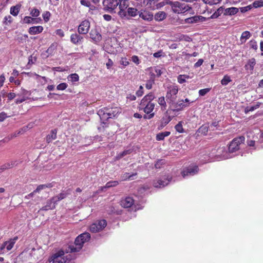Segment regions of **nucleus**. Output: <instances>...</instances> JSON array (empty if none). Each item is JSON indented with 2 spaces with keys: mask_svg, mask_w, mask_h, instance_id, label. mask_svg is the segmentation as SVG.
Returning a JSON list of instances; mask_svg holds the SVG:
<instances>
[{
  "mask_svg": "<svg viewBox=\"0 0 263 263\" xmlns=\"http://www.w3.org/2000/svg\"><path fill=\"white\" fill-rule=\"evenodd\" d=\"M90 234L89 233H84L79 235L75 239L74 242L68 245L66 249V254L68 253L79 252L83 247V244L89 240Z\"/></svg>",
  "mask_w": 263,
  "mask_h": 263,
  "instance_id": "1",
  "label": "nucleus"
},
{
  "mask_svg": "<svg viewBox=\"0 0 263 263\" xmlns=\"http://www.w3.org/2000/svg\"><path fill=\"white\" fill-rule=\"evenodd\" d=\"M121 108L118 107H104L99 110L98 115L99 116L101 120V123L105 124L104 121H106L110 118H113L121 112Z\"/></svg>",
  "mask_w": 263,
  "mask_h": 263,
  "instance_id": "2",
  "label": "nucleus"
},
{
  "mask_svg": "<svg viewBox=\"0 0 263 263\" xmlns=\"http://www.w3.org/2000/svg\"><path fill=\"white\" fill-rule=\"evenodd\" d=\"M155 96L153 93L146 95L141 100L139 106V110H143L145 113L148 114L154 110L155 104L152 101L154 99Z\"/></svg>",
  "mask_w": 263,
  "mask_h": 263,
  "instance_id": "3",
  "label": "nucleus"
},
{
  "mask_svg": "<svg viewBox=\"0 0 263 263\" xmlns=\"http://www.w3.org/2000/svg\"><path fill=\"white\" fill-rule=\"evenodd\" d=\"M52 258V263H74L71 255L67 254L65 256L63 250H60L54 254Z\"/></svg>",
  "mask_w": 263,
  "mask_h": 263,
  "instance_id": "4",
  "label": "nucleus"
},
{
  "mask_svg": "<svg viewBox=\"0 0 263 263\" xmlns=\"http://www.w3.org/2000/svg\"><path fill=\"white\" fill-rule=\"evenodd\" d=\"M119 2H121L120 0H103V10L110 13H114Z\"/></svg>",
  "mask_w": 263,
  "mask_h": 263,
  "instance_id": "5",
  "label": "nucleus"
},
{
  "mask_svg": "<svg viewBox=\"0 0 263 263\" xmlns=\"http://www.w3.org/2000/svg\"><path fill=\"white\" fill-rule=\"evenodd\" d=\"M191 9L188 5L185 3H181L179 2H174L172 10L176 13H183Z\"/></svg>",
  "mask_w": 263,
  "mask_h": 263,
  "instance_id": "6",
  "label": "nucleus"
},
{
  "mask_svg": "<svg viewBox=\"0 0 263 263\" xmlns=\"http://www.w3.org/2000/svg\"><path fill=\"white\" fill-rule=\"evenodd\" d=\"M245 137L240 136L234 139L229 146V151L230 153H234L239 149V145L245 141Z\"/></svg>",
  "mask_w": 263,
  "mask_h": 263,
  "instance_id": "7",
  "label": "nucleus"
},
{
  "mask_svg": "<svg viewBox=\"0 0 263 263\" xmlns=\"http://www.w3.org/2000/svg\"><path fill=\"white\" fill-rule=\"evenodd\" d=\"M168 102L170 103V107L173 111H179L182 110L184 107H188L189 104L184 103L183 100L175 102V100H171V102Z\"/></svg>",
  "mask_w": 263,
  "mask_h": 263,
  "instance_id": "8",
  "label": "nucleus"
},
{
  "mask_svg": "<svg viewBox=\"0 0 263 263\" xmlns=\"http://www.w3.org/2000/svg\"><path fill=\"white\" fill-rule=\"evenodd\" d=\"M90 24L88 20L83 21L78 26V32L79 34H86L90 29Z\"/></svg>",
  "mask_w": 263,
  "mask_h": 263,
  "instance_id": "9",
  "label": "nucleus"
},
{
  "mask_svg": "<svg viewBox=\"0 0 263 263\" xmlns=\"http://www.w3.org/2000/svg\"><path fill=\"white\" fill-rule=\"evenodd\" d=\"M172 180V177L167 176L166 178L159 179L153 181V185L155 187L162 188L167 185Z\"/></svg>",
  "mask_w": 263,
  "mask_h": 263,
  "instance_id": "10",
  "label": "nucleus"
},
{
  "mask_svg": "<svg viewBox=\"0 0 263 263\" xmlns=\"http://www.w3.org/2000/svg\"><path fill=\"white\" fill-rule=\"evenodd\" d=\"M90 38L92 42L97 44L102 40V35L97 29H91L89 32Z\"/></svg>",
  "mask_w": 263,
  "mask_h": 263,
  "instance_id": "11",
  "label": "nucleus"
},
{
  "mask_svg": "<svg viewBox=\"0 0 263 263\" xmlns=\"http://www.w3.org/2000/svg\"><path fill=\"white\" fill-rule=\"evenodd\" d=\"M138 15L143 20L148 22L152 21L154 18L153 14L146 10H141L138 12Z\"/></svg>",
  "mask_w": 263,
  "mask_h": 263,
  "instance_id": "12",
  "label": "nucleus"
},
{
  "mask_svg": "<svg viewBox=\"0 0 263 263\" xmlns=\"http://www.w3.org/2000/svg\"><path fill=\"white\" fill-rule=\"evenodd\" d=\"M81 35V34H79V33L71 34L70 35V42L76 45L82 44L84 41V37Z\"/></svg>",
  "mask_w": 263,
  "mask_h": 263,
  "instance_id": "13",
  "label": "nucleus"
},
{
  "mask_svg": "<svg viewBox=\"0 0 263 263\" xmlns=\"http://www.w3.org/2000/svg\"><path fill=\"white\" fill-rule=\"evenodd\" d=\"M198 167L197 166H189L185 170H184L181 172V174L183 177H185L186 176L188 175H194L198 173Z\"/></svg>",
  "mask_w": 263,
  "mask_h": 263,
  "instance_id": "14",
  "label": "nucleus"
},
{
  "mask_svg": "<svg viewBox=\"0 0 263 263\" xmlns=\"http://www.w3.org/2000/svg\"><path fill=\"white\" fill-rule=\"evenodd\" d=\"M209 18H208L209 19ZM208 18L202 16L195 15L193 17L187 18L185 20V22L188 24H193L198 22H203L207 20Z\"/></svg>",
  "mask_w": 263,
  "mask_h": 263,
  "instance_id": "15",
  "label": "nucleus"
},
{
  "mask_svg": "<svg viewBox=\"0 0 263 263\" xmlns=\"http://www.w3.org/2000/svg\"><path fill=\"white\" fill-rule=\"evenodd\" d=\"M172 119V118L169 115L168 110L166 111L164 115V116L160 121V125L159 126V129H162L166 126Z\"/></svg>",
  "mask_w": 263,
  "mask_h": 263,
  "instance_id": "16",
  "label": "nucleus"
},
{
  "mask_svg": "<svg viewBox=\"0 0 263 263\" xmlns=\"http://www.w3.org/2000/svg\"><path fill=\"white\" fill-rule=\"evenodd\" d=\"M178 89L177 87L174 86L170 88L166 95V100L168 101V100H169V102H171V100L173 99L175 100L176 99L175 96L178 93Z\"/></svg>",
  "mask_w": 263,
  "mask_h": 263,
  "instance_id": "17",
  "label": "nucleus"
},
{
  "mask_svg": "<svg viewBox=\"0 0 263 263\" xmlns=\"http://www.w3.org/2000/svg\"><path fill=\"white\" fill-rule=\"evenodd\" d=\"M121 2H119L118 5L119 8L120 9V11L119 12V14L120 15H123L125 16L126 12L125 10L129 6V0H120Z\"/></svg>",
  "mask_w": 263,
  "mask_h": 263,
  "instance_id": "18",
  "label": "nucleus"
},
{
  "mask_svg": "<svg viewBox=\"0 0 263 263\" xmlns=\"http://www.w3.org/2000/svg\"><path fill=\"white\" fill-rule=\"evenodd\" d=\"M55 202L54 198H51L50 199L47 201L46 205L43 206L40 210L43 211H48L49 210H52L55 208Z\"/></svg>",
  "mask_w": 263,
  "mask_h": 263,
  "instance_id": "19",
  "label": "nucleus"
},
{
  "mask_svg": "<svg viewBox=\"0 0 263 263\" xmlns=\"http://www.w3.org/2000/svg\"><path fill=\"white\" fill-rule=\"evenodd\" d=\"M18 161L17 160H12L9 162L4 164L0 167V173L3 172L4 170L12 168L14 166L17 165Z\"/></svg>",
  "mask_w": 263,
  "mask_h": 263,
  "instance_id": "20",
  "label": "nucleus"
},
{
  "mask_svg": "<svg viewBox=\"0 0 263 263\" xmlns=\"http://www.w3.org/2000/svg\"><path fill=\"white\" fill-rule=\"evenodd\" d=\"M134 204V199L129 197H126L121 201V205L125 208L131 207Z\"/></svg>",
  "mask_w": 263,
  "mask_h": 263,
  "instance_id": "21",
  "label": "nucleus"
},
{
  "mask_svg": "<svg viewBox=\"0 0 263 263\" xmlns=\"http://www.w3.org/2000/svg\"><path fill=\"white\" fill-rule=\"evenodd\" d=\"M255 64L256 60L255 58H253L248 61L247 63L246 64L245 67L247 70H249L251 73H252Z\"/></svg>",
  "mask_w": 263,
  "mask_h": 263,
  "instance_id": "22",
  "label": "nucleus"
},
{
  "mask_svg": "<svg viewBox=\"0 0 263 263\" xmlns=\"http://www.w3.org/2000/svg\"><path fill=\"white\" fill-rule=\"evenodd\" d=\"M43 30V27L41 26L31 27L28 31L30 34L34 35L42 32Z\"/></svg>",
  "mask_w": 263,
  "mask_h": 263,
  "instance_id": "23",
  "label": "nucleus"
},
{
  "mask_svg": "<svg viewBox=\"0 0 263 263\" xmlns=\"http://www.w3.org/2000/svg\"><path fill=\"white\" fill-rule=\"evenodd\" d=\"M70 194V190H68L66 192H62L58 194L57 196L52 197L54 198V201L56 203L59 201L64 199L68 195Z\"/></svg>",
  "mask_w": 263,
  "mask_h": 263,
  "instance_id": "24",
  "label": "nucleus"
},
{
  "mask_svg": "<svg viewBox=\"0 0 263 263\" xmlns=\"http://www.w3.org/2000/svg\"><path fill=\"white\" fill-rule=\"evenodd\" d=\"M238 12V9L236 7L228 8L224 10V15H233L236 14Z\"/></svg>",
  "mask_w": 263,
  "mask_h": 263,
  "instance_id": "25",
  "label": "nucleus"
},
{
  "mask_svg": "<svg viewBox=\"0 0 263 263\" xmlns=\"http://www.w3.org/2000/svg\"><path fill=\"white\" fill-rule=\"evenodd\" d=\"M17 239V237H15L13 239H11L10 241H6L4 244L3 247H6L8 251L10 250L13 248Z\"/></svg>",
  "mask_w": 263,
  "mask_h": 263,
  "instance_id": "26",
  "label": "nucleus"
},
{
  "mask_svg": "<svg viewBox=\"0 0 263 263\" xmlns=\"http://www.w3.org/2000/svg\"><path fill=\"white\" fill-rule=\"evenodd\" d=\"M251 36V33L248 31L243 32L241 35L240 41L241 44L245 43L246 41L249 39Z\"/></svg>",
  "mask_w": 263,
  "mask_h": 263,
  "instance_id": "27",
  "label": "nucleus"
},
{
  "mask_svg": "<svg viewBox=\"0 0 263 263\" xmlns=\"http://www.w3.org/2000/svg\"><path fill=\"white\" fill-rule=\"evenodd\" d=\"M57 131L55 129L52 130L50 133L46 137V141L48 143L51 142L52 140L57 138Z\"/></svg>",
  "mask_w": 263,
  "mask_h": 263,
  "instance_id": "28",
  "label": "nucleus"
},
{
  "mask_svg": "<svg viewBox=\"0 0 263 263\" xmlns=\"http://www.w3.org/2000/svg\"><path fill=\"white\" fill-rule=\"evenodd\" d=\"M21 7V5L17 4L15 6H12L10 8V14L13 16H16L18 15Z\"/></svg>",
  "mask_w": 263,
  "mask_h": 263,
  "instance_id": "29",
  "label": "nucleus"
},
{
  "mask_svg": "<svg viewBox=\"0 0 263 263\" xmlns=\"http://www.w3.org/2000/svg\"><path fill=\"white\" fill-rule=\"evenodd\" d=\"M170 134L171 133L167 131L159 133L156 135V140L157 141L163 140L164 138L170 135Z\"/></svg>",
  "mask_w": 263,
  "mask_h": 263,
  "instance_id": "30",
  "label": "nucleus"
},
{
  "mask_svg": "<svg viewBox=\"0 0 263 263\" xmlns=\"http://www.w3.org/2000/svg\"><path fill=\"white\" fill-rule=\"evenodd\" d=\"M154 17L156 21H161L166 17V13L162 11L158 12L155 15Z\"/></svg>",
  "mask_w": 263,
  "mask_h": 263,
  "instance_id": "31",
  "label": "nucleus"
},
{
  "mask_svg": "<svg viewBox=\"0 0 263 263\" xmlns=\"http://www.w3.org/2000/svg\"><path fill=\"white\" fill-rule=\"evenodd\" d=\"M192 77L187 74H180L177 77L178 82L182 84L186 82V79H191Z\"/></svg>",
  "mask_w": 263,
  "mask_h": 263,
  "instance_id": "32",
  "label": "nucleus"
},
{
  "mask_svg": "<svg viewBox=\"0 0 263 263\" xmlns=\"http://www.w3.org/2000/svg\"><path fill=\"white\" fill-rule=\"evenodd\" d=\"M118 184L119 182L117 181H109L106 183L105 186L101 187V190L103 191L105 189L116 186Z\"/></svg>",
  "mask_w": 263,
  "mask_h": 263,
  "instance_id": "33",
  "label": "nucleus"
},
{
  "mask_svg": "<svg viewBox=\"0 0 263 263\" xmlns=\"http://www.w3.org/2000/svg\"><path fill=\"white\" fill-rule=\"evenodd\" d=\"M224 9L222 7L218 8L210 17L211 18H216L219 16L222 13L224 14Z\"/></svg>",
  "mask_w": 263,
  "mask_h": 263,
  "instance_id": "34",
  "label": "nucleus"
},
{
  "mask_svg": "<svg viewBox=\"0 0 263 263\" xmlns=\"http://www.w3.org/2000/svg\"><path fill=\"white\" fill-rule=\"evenodd\" d=\"M138 11L137 9L129 7L127 9V13L131 16H136L138 14Z\"/></svg>",
  "mask_w": 263,
  "mask_h": 263,
  "instance_id": "35",
  "label": "nucleus"
},
{
  "mask_svg": "<svg viewBox=\"0 0 263 263\" xmlns=\"http://www.w3.org/2000/svg\"><path fill=\"white\" fill-rule=\"evenodd\" d=\"M158 104L161 106V110L166 109V104L164 97H160L158 100Z\"/></svg>",
  "mask_w": 263,
  "mask_h": 263,
  "instance_id": "36",
  "label": "nucleus"
},
{
  "mask_svg": "<svg viewBox=\"0 0 263 263\" xmlns=\"http://www.w3.org/2000/svg\"><path fill=\"white\" fill-rule=\"evenodd\" d=\"M137 174V173H133L131 175H129V174L128 173H125L122 175L121 178H122V179L124 180H125L127 179L133 180V177L136 176Z\"/></svg>",
  "mask_w": 263,
  "mask_h": 263,
  "instance_id": "37",
  "label": "nucleus"
},
{
  "mask_svg": "<svg viewBox=\"0 0 263 263\" xmlns=\"http://www.w3.org/2000/svg\"><path fill=\"white\" fill-rule=\"evenodd\" d=\"M101 230L97 223H92L90 227V231L92 233H96Z\"/></svg>",
  "mask_w": 263,
  "mask_h": 263,
  "instance_id": "38",
  "label": "nucleus"
},
{
  "mask_svg": "<svg viewBox=\"0 0 263 263\" xmlns=\"http://www.w3.org/2000/svg\"><path fill=\"white\" fill-rule=\"evenodd\" d=\"M231 81H232V80L230 79V77L228 75H226L223 77V79L221 80V84L223 86H226Z\"/></svg>",
  "mask_w": 263,
  "mask_h": 263,
  "instance_id": "39",
  "label": "nucleus"
},
{
  "mask_svg": "<svg viewBox=\"0 0 263 263\" xmlns=\"http://www.w3.org/2000/svg\"><path fill=\"white\" fill-rule=\"evenodd\" d=\"M249 46L250 48L253 49L256 51L258 49L257 42L254 40H252L249 42Z\"/></svg>",
  "mask_w": 263,
  "mask_h": 263,
  "instance_id": "40",
  "label": "nucleus"
},
{
  "mask_svg": "<svg viewBox=\"0 0 263 263\" xmlns=\"http://www.w3.org/2000/svg\"><path fill=\"white\" fill-rule=\"evenodd\" d=\"M53 185L51 183H48L47 184H41L39 185L36 188V191H41L42 190H44L46 188H50L52 187Z\"/></svg>",
  "mask_w": 263,
  "mask_h": 263,
  "instance_id": "41",
  "label": "nucleus"
},
{
  "mask_svg": "<svg viewBox=\"0 0 263 263\" xmlns=\"http://www.w3.org/2000/svg\"><path fill=\"white\" fill-rule=\"evenodd\" d=\"M259 107V105L257 104L255 106H247L245 109V114H248L250 111H252L258 108Z\"/></svg>",
  "mask_w": 263,
  "mask_h": 263,
  "instance_id": "42",
  "label": "nucleus"
},
{
  "mask_svg": "<svg viewBox=\"0 0 263 263\" xmlns=\"http://www.w3.org/2000/svg\"><path fill=\"white\" fill-rule=\"evenodd\" d=\"M142 3L148 6H152L153 5H155V4L158 1V0H141Z\"/></svg>",
  "mask_w": 263,
  "mask_h": 263,
  "instance_id": "43",
  "label": "nucleus"
},
{
  "mask_svg": "<svg viewBox=\"0 0 263 263\" xmlns=\"http://www.w3.org/2000/svg\"><path fill=\"white\" fill-rule=\"evenodd\" d=\"M209 130V126H207L206 125H202L199 128V132L205 135H206Z\"/></svg>",
  "mask_w": 263,
  "mask_h": 263,
  "instance_id": "44",
  "label": "nucleus"
},
{
  "mask_svg": "<svg viewBox=\"0 0 263 263\" xmlns=\"http://www.w3.org/2000/svg\"><path fill=\"white\" fill-rule=\"evenodd\" d=\"M69 79L71 82H75L79 81V77L78 74L73 73L69 76Z\"/></svg>",
  "mask_w": 263,
  "mask_h": 263,
  "instance_id": "45",
  "label": "nucleus"
},
{
  "mask_svg": "<svg viewBox=\"0 0 263 263\" xmlns=\"http://www.w3.org/2000/svg\"><path fill=\"white\" fill-rule=\"evenodd\" d=\"M209 126V130L213 131L215 129H217L218 127H219V122L215 121L211 124Z\"/></svg>",
  "mask_w": 263,
  "mask_h": 263,
  "instance_id": "46",
  "label": "nucleus"
},
{
  "mask_svg": "<svg viewBox=\"0 0 263 263\" xmlns=\"http://www.w3.org/2000/svg\"><path fill=\"white\" fill-rule=\"evenodd\" d=\"M252 7L254 8H258L263 7V1H256L253 3L252 4Z\"/></svg>",
  "mask_w": 263,
  "mask_h": 263,
  "instance_id": "47",
  "label": "nucleus"
},
{
  "mask_svg": "<svg viewBox=\"0 0 263 263\" xmlns=\"http://www.w3.org/2000/svg\"><path fill=\"white\" fill-rule=\"evenodd\" d=\"M149 69H152L154 71V72L155 73L156 76L157 77H159L162 74L161 69L157 67H151Z\"/></svg>",
  "mask_w": 263,
  "mask_h": 263,
  "instance_id": "48",
  "label": "nucleus"
},
{
  "mask_svg": "<svg viewBox=\"0 0 263 263\" xmlns=\"http://www.w3.org/2000/svg\"><path fill=\"white\" fill-rule=\"evenodd\" d=\"M40 13V11L35 8H33L30 11V14L33 17H37L39 16Z\"/></svg>",
  "mask_w": 263,
  "mask_h": 263,
  "instance_id": "49",
  "label": "nucleus"
},
{
  "mask_svg": "<svg viewBox=\"0 0 263 263\" xmlns=\"http://www.w3.org/2000/svg\"><path fill=\"white\" fill-rule=\"evenodd\" d=\"M98 226H99L100 229L101 230L103 229L107 225V222L105 220H101L97 222Z\"/></svg>",
  "mask_w": 263,
  "mask_h": 263,
  "instance_id": "50",
  "label": "nucleus"
},
{
  "mask_svg": "<svg viewBox=\"0 0 263 263\" xmlns=\"http://www.w3.org/2000/svg\"><path fill=\"white\" fill-rule=\"evenodd\" d=\"M203 1L206 4L212 5L218 4L221 0H203Z\"/></svg>",
  "mask_w": 263,
  "mask_h": 263,
  "instance_id": "51",
  "label": "nucleus"
},
{
  "mask_svg": "<svg viewBox=\"0 0 263 263\" xmlns=\"http://www.w3.org/2000/svg\"><path fill=\"white\" fill-rule=\"evenodd\" d=\"M132 151L131 149L125 150L119 154V155L118 156V158L119 159L121 158L122 157H123L128 154H129L130 153H132Z\"/></svg>",
  "mask_w": 263,
  "mask_h": 263,
  "instance_id": "52",
  "label": "nucleus"
},
{
  "mask_svg": "<svg viewBox=\"0 0 263 263\" xmlns=\"http://www.w3.org/2000/svg\"><path fill=\"white\" fill-rule=\"evenodd\" d=\"M50 15L51 14L49 11H45V12H44L42 16L45 22H47L48 21H49Z\"/></svg>",
  "mask_w": 263,
  "mask_h": 263,
  "instance_id": "53",
  "label": "nucleus"
},
{
  "mask_svg": "<svg viewBox=\"0 0 263 263\" xmlns=\"http://www.w3.org/2000/svg\"><path fill=\"white\" fill-rule=\"evenodd\" d=\"M68 86V85L66 83H62L59 84L57 89L59 90H65Z\"/></svg>",
  "mask_w": 263,
  "mask_h": 263,
  "instance_id": "54",
  "label": "nucleus"
},
{
  "mask_svg": "<svg viewBox=\"0 0 263 263\" xmlns=\"http://www.w3.org/2000/svg\"><path fill=\"white\" fill-rule=\"evenodd\" d=\"M175 128L179 133H182L183 132V128L182 127V124L181 122L178 123L177 125H175Z\"/></svg>",
  "mask_w": 263,
  "mask_h": 263,
  "instance_id": "55",
  "label": "nucleus"
},
{
  "mask_svg": "<svg viewBox=\"0 0 263 263\" xmlns=\"http://www.w3.org/2000/svg\"><path fill=\"white\" fill-rule=\"evenodd\" d=\"M29 95V92L25 89L21 88L20 92L17 94V96L21 97H27Z\"/></svg>",
  "mask_w": 263,
  "mask_h": 263,
  "instance_id": "56",
  "label": "nucleus"
},
{
  "mask_svg": "<svg viewBox=\"0 0 263 263\" xmlns=\"http://www.w3.org/2000/svg\"><path fill=\"white\" fill-rule=\"evenodd\" d=\"M211 90V88H204L202 89H200L199 91V95L200 96H205L207 93H208Z\"/></svg>",
  "mask_w": 263,
  "mask_h": 263,
  "instance_id": "57",
  "label": "nucleus"
},
{
  "mask_svg": "<svg viewBox=\"0 0 263 263\" xmlns=\"http://www.w3.org/2000/svg\"><path fill=\"white\" fill-rule=\"evenodd\" d=\"M165 163L164 160L162 159L158 160L155 163V166L156 168H160L161 166Z\"/></svg>",
  "mask_w": 263,
  "mask_h": 263,
  "instance_id": "58",
  "label": "nucleus"
},
{
  "mask_svg": "<svg viewBox=\"0 0 263 263\" xmlns=\"http://www.w3.org/2000/svg\"><path fill=\"white\" fill-rule=\"evenodd\" d=\"M37 19H33L30 16H25L24 18V22L27 24H30L33 22V21H36Z\"/></svg>",
  "mask_w": 263,
  "mask_h": 263,
  "instance_id": "59",
  "label": "nucleus"
},
{
  "mask_svg": "<svg viewBox=\"0 0 263 263\" xmlns=\"http://www.w3.org/2000/svg\"><path fill=\"white\" fill-rule=\"evenodd\" d=\"M252 8V5H249L247 6L240 8V10L242 13H245V12H247L248 11L251 10Z\"/></svg>",
  "mask_w": 263,
  "mask_h": 263,
  "instance_id": "60",
  "label": "nucleus"
},
{
  "mask_svg": "<svg viewBox=\"0 0 263 263\" xmlns=\"http://www.w3.org/2000/svg\"><path fill=\"white\" fill-rule=\"evenodd\" d=\"M80 3L82 5L84 6L87 7H90L91 6V3L88 0H81Z\"/></svg>",
  "mask_w": 263,
  "mask_h": 263,
  "instance_id": "61",
  "label": "nucleus"
},
{
  "mask_svg": "<svg viewBox=\"0 0 263 263\" xmlns=\"http://www.w3.org/2000/svg\"><path fill=\"white\" fill-rule=\"evenodd\" d=\"M56 48V46L52 44L50 45V46L47 49V50H46V52L49 53V54H51L52 52H53V51L55 49V48Z\"/></svg>",
  "mask_w": 263,
  "mask_h": 263,
  "instance_id": "62",
  "label": "nucleus"
},
{
  "mask_svg": "<svg viewBox=\"0 0 263 263\" xmlns=\"http://www.w3.org/2000/svg\"><path fill=\"white\" fill-rule=\"evenodd\" d=\"M154 83V82L153 81V80H148L147 82H146V84L145 85V87L148 89H150L152 88V85Z\"/></svg>",
  "mask_w": 263,
  "mask_h": 263,
  "instance_id": "63",
  "label": "nucleus"
},
{
  "mask_svg": "<svg viewBox=\"0 0 263 263\" xmlns=\"http://www.w3.org/2000/svg\"><path fill=\"white\" fill-rule=\"evenodd\" d=\"M27 98L28 97H21V98H17L16 99L15 103L16 104H20L25 101Z\"/></svg>",
  "mask_w": 263,
  "mask_h": 263,
  "instance_id": "64",
  "label": "nucleus"
}]
</instances>
